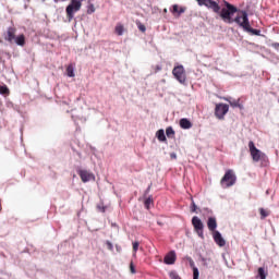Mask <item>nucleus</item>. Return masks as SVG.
<instances>
[{
	"instance_id": "22",
	"label": "nucleus",
	"mask_w": 279,
	"mask_h": 279,
	"mask_svg": "<svg viewBox=\"0 0 279 279\" xmlns=\"http://www.w3.org/2000/svg\"><path fill=\"white\" fill-rule=\"evenodd\" d=\"M0 95H4V96L10 95V88H8V85L0 84Z\"/></svg>"
},
{
	"instance_id": "39",
	"label": "nucleus",
	"mask_w": 279,
	"mask_h": 279,
	"mask_svg": "<svg viewBox=\"0 0 279 279\" xmlns=\"http://www.w3.org/2000/svg\"><path fill=\"white\" fill-rule=\"evenodd\" d=\"M92 12H95V9H92Z\"/></svg>"
},
{
	"instance_id": "36",
	"label": "nucleus",
	"mask_w": 279,
	"mask_h": 279,
	"mask_svg": "<svg viewBox=\"0 0 279 279\" xmlns=\"http://www.w3.org/2000/svg\"><path fill=\"white\" fill-rule=\"evenodd\" d=\"M272 47H275L276 49H278V47H279V43H275V44H272Z\"/></svg>"
},
{
	"instance_id": "34",
	"label": "nucleus",
	"mask_w": 279,
	"mask_h": 279,
	"mask_svg": "<svg viewBox=\"0 0 279 279\" xmlns=\"http://www.w3.org/2000/svg\"><path fill=\"white\" fill-rule=\"evenodd\" d=\"M190 267H191L192 269L196 268V267H195V262H193V259H190Z\"/></svg>"
},
{
	"instance_id": "5",
	"label": "nucleus",
	"mask_w": 279,
	"mask_h": 279,
	"mask_svg": "<svg viewBox=\"0 0 279 279\" xmlns=\"http://www.w3.org/2000/svg\"><path fill=\"white\" fill-rule=\"evenodd\" d=\"M172 75L178 82H180V84H184L186 82V71L184 70V65L174 66Z\"/></svg>"
},
{
	"instance_id": "27",
	"label": "nucleus",
	"mask_w": 279,
	"mask_h": 279,
	"mask_svg": "<svg viewBox=\"0 0 279 279\" xmlns=\"http://www.w3.org/2000/svg\"><path fill=\"white\" fill-rule=\"evenodd\" d=\"M151 204H154V199H151V197L146 198L144 202L145 208H147V210H149V205Z\"/></svg>"
},
{
	"instance_id": "25",
	"label": "nucleus",
	"mask_w": 279,
	"mask_h": 279,
	"mask_svg": "<svg viewBox=\"0 0 279 279\" xmlns=\"http://www.w3.org/2000/svg\"><path fill=\"white\" fill-rule=\"evenodd\" d=\"M260 219H266V217H269V210L265 208H259Z\"/></svg>"
},
{
	"instance_id": "3",
	"label": "nucleus",
	"mask_w": 279,
	"mask_h": 279,
	"mask_svg": "<svg viewBox=\"0 0 279 279\" xmlns=\"http://www.w3.org/2000/svg\"><path fill=\"white\" fill-rule=\"evenodd\" d=\"M220 184L223 189H230V186H234V184H236V175L234 174V171L227 170L220 180Z\"/></svg>"
},
{
	"instance_id": "31",
	"label": "nucleus",
	"mask_w": 279,
	"mask_h": 279,
	"mask_svg": "<svg viewBox=\"0 0 279 279\" xmlns=\"http://www.w3.org/2000/svg\"><path fill=\"white\" fill-rule=\"evenodd\" d=\"M130 271L131 274H136V267L134 266V262L130 263Z\"/></svg>"
},
{
	"instance_id": "12",
	"label": "nucleus",
	"mask_w": 279,
	"mask_h": 279,
	"mask_svg": "<svg viewBox=\"0 0 279 279\" xmlns=\"http://www.w3.org/2000/svg\"><path fill=\"white\" fill-rule=\"evenodd\" d=\"M15 38H16V29L14 27H9L4 39L8 40V43H14Z\"/></svg>"
},
{
	"instance_id": "35",
	"label": "nucleus",
	"mask_w": 279,
	"mask_h": 279,
	"mask_svg": "<svg viewBox=\"0 0 279 279\" xmlns=\"http://www.w3.org/2000/svg\"><path fill=\"white\" fill-rule=\"evenodd\" d=\"M195 210H197V205H195V203H192V213H195Z\"/></svg>"
},
{
	"instance_id": "21",
	"label": "nucleus",
	"mask_w": 279,
	"mask_h": 279,
	"mask_svg": "<svg viewBox=\"0 0 279 279\" xmlns=\"http://www.w3.org/2000/svg\"><path fill=\"white\" fill-rule=\"evenodd\" d=\"M14 41L20 46L24 47L25 46V35H19L15 37Z\"/></svg>"
},
{
	"instance_id": "14",
	"label": "nucleus",
	"mask_w": 279,
	"mask_h": 279,
	"mask_svg": "<svg viewBox=\"0 0 279 279\" xmlns=\"http://www.w3.org/2000/svg\"><path fill=\"white\" fill-rule=\"evenodd\" d=\"M207 227L210 232H215V230H217V218L209 217L207 220Z\"/></svg>"
},
{
	"instance_id": "9",
	"label": "nucleus",
	"mask_w": 279,
	"mask_h": 279,
	"mask_svg": "<svg viewBox=\"0 0 279 279\" xmlns=\"http://www.w3.org/2000/svg\"><path fill=\"white\" fill-rule=\"evenodd\" d=\"M198 2V5H206V8H211V10L216 13H219V10H221V7L214 1V0H196Z\"/></svg>"
},
{
	"instance_id": "28",
	"label": "nucleus",
	"mask_w": 279,
	"mask_h": 279,
	"mask_svg": "<svg viewBox=\"0 0 279 279\" xmlns=\"http://www.w3.org/2000/svg\"><path fill=\"white\" fill-rule=\"evenodd\" d=\"M137 27H138L140 32H143V34H145V32H147V27H145L144 24L137 23Z\"/></svg>"
},
{
	"instance_id": "6",
	"label": "nucleus",
	"mask_w": 279,
	"mask_h": 279,
	"mask_svg": "<svg viewBox=\"0 0 279 279\" xmlns=\"http://www.w3.org/2000/svg\"><path fill=\"white\" fill-rule=\"evenodd\" d=\"M230 106L226 104H217L215 108V117L222 121V119H226V116L228 114Z\"/></svg>"
},
{
	"instance_id": "8",
	"label": "nucleus",
	"mask_w": 279,
	"mask_h": 279,
	"mask_svg": "<svg viewBox=\"0 0 279 279\" xmlns=\"http://www.w3.org/2000/svg\"><path fill=\"white\" fill-rule=\"evenodd\" d=\"M242 29H245V25H250V19L247 17V12L241 11L240 14L233 20Z\"/></svg>"
},
{
	"instance_id": "2",
	"label": "nucleus",
	"mask_w": 279,
	"mask_h": 279,
	"mask_svg": "<svg viewBox=\"0 0 279 279\" xmlns=\"http://www.w3.org/2000/svg\"><path fill=\"white\" fill-rule=\"evenodd\" d=\"M80 10H82V0H71L65 9L68 21H73L75 12H80Z\"/></svg>"
},
{
	"instance_id": "18",
	"label": "nucleus",
	"mask_w": 279,
	"mask_h": 279,
	"mask_svg": "<svg viewBox=\"0 0 279 279\" xmlns=\"http://www.w3.org/2000/svg\"><path fill=\"white\" fill-rule=\"evenodd\" d=\"M268 272L265 270V268L259 267L257 270V277L260 279H267Z\"/></svg>"
},
{
	"instance_id": "32",
	"label": "nucleus",
	"mask_w": 279,
	"mask_h": 279,
	"mask_svg": "<svg viewBox=\"0 0 279 279\" xmlns=\"http://www.w3.org/2000/svg\"><path fill=\"white\" fill-rule=\"evenodd\" d=\"M170 278L171 279H182L181 277H180V275H177L175 272H170Z\"/></svg>"
},
{
	"instance_id": "7",
	"label": "nucleus",
	"mask_w": 279,
	"mask_h": 279,
	"mask_svg": "<svg viewBox=\"0 0 279 279\" xmlns=\"http://www.w3.org/2000/svg\"><path fill=\"white\" fill-rule=\"evenodd\" d=\"M192 226H193L196 234L201 239H204V222H202V219H199V217H197V216H194L192 218Z\"/></svg>"
},
{
	"instance_id": "1",
	"label": "nucleus",
	"mask_w": 279,
	"mask_h": 279,
	"mask_svg": "<svg viewBox=\"0 0 279 279\" xmlns=\"http://www.w3.org/2000/svg\"><path fill=\"white\" fill-rule=\"evenodd\" d=\"M226 8H223L220 12V16L225 23H234V20H232V15L238 12L236 7L230 4V2H225Z\"/></svg>"
},
{
	"instance_id": "4",
	"label": "nucleus",
	"mask_w": 279,
	"mask_h": 279,
	"mask_svg": "<svg viewBox=\"0 0 279 279\" xmlns=\"http://www.w3.org/2000/svg\"><path fill=\"white\" fill-rule=\"evenodd\" d=\"M248 151L251 154V158L253 162H260V160H264L265 153L260 151V149L256 148V145L254 142H248Z\"/></svg>"
},
{
	"instance_id": "15",
	"label": "nucleus",
	"mask_w": 279,
	"mask_h": 279,
	"mask_svg": "<svg viewBox=\"0 0 279 279\" xmlns=\"http://www.w3.org/2000/svg\"><path fill=\"white\" fill-rule=\"evenodd\" d=\"M244 32L252 34L253 36H260V31L256 28H252L250 24L244 25Z\"/></svg>"
},
{
	"instance_id": "37",
	"label": "nucleus",
	"mask_w": 279,
	"mask_h": 279,
	"mask_svg": "<svg viewBox=\"0 0 279 279\" xmlns=\"http://www.w3.org/2000/svg\"><path fill=\"white\" fill-rule=\"evenodd\" d=\"M107 245H108L109 250H112V243L108 242Z\"/></svg>"
},
{
	"instance_id": "13",
	"label": "nucleus",
	"mask_w": 279,
	"mask_h": 279,
	"mask_svg": "<svg viewBox=\"0 0 279 279\" xmlns=\"http://www.w3.org/2000/svg\"><path fill=\"white\" fill-rule=\"evenodd\" d=\"M214 241L219 245V247L226 246V240L223 236H221V233L219 231H214Z\"/></svg>"
},
{
	"instance_id": "30",
	"label": "nucleus",
	"mask_w": 279,
	"mask_h": 279,
	"mask_svg": "<svg viewBox=\"0 0 279 279\" xmlns=\"http://www.w3.org/2000/svg\"><path fill=\"white\" fill-rule=\"evenodd\" d=\"M138 245H141V243L133 242V252H134V254H136L138 252Z\"/></svg>"
},
{
	"instance_id": "17",
	"label": "nucleus",
	"mask_w": 279,
	"mask_h": 279,
	"mask_svg": "<svg viewBox=\"0 0 279 279\" xmlns=\"http://www.w3.org/2000/svg\"><path fill=\"white\" fill-rule=\"evenodd\" d=\"M156 136L160 143H165L167 141V136L165 135V130L160 129L157 131Z\"/></svg>"
},
{
	"instance_id": "23",
	"label": "nucleus",
	"mask_w": 279,
	"mask_h": 279,
	"mask_svg": "<svg viewBox=\"0 0 279 279\" xmlns=\"http://www.w3.org/2000/svg\"><path fill=\"white\" fill-rule=\"evenodd\" d=\"M166 136H168V138H175V131L173 128L169 126L166 129Z\"/></svg>"
},
{
	"instance_id": "19",
	"label": "nucleus",
	"mask_w": 279,
	"mask_h": 279,
	"mask_svg": "<svg viewBox=\"0 0 279 279\" xmlns=\"http://www.w3.org/2000/svg\"><path fill=\"white\" fill-rule=\"evenodd\" d=\"M184 8H180L178 4L172 5V14H184Z\"/></svg>"
},
{
	"instance_id": "10",
	"label": "nucleus",
	"mask_w": 279,
	"mask_h": 279,
	"mask_svg": "<svg viewBox=\"0 0 279 279\" xmlns=\"http://www.w3.org/2000/svg\"><path fill=\"white\" fill-rule=\"evenodd\" d=\"M82 182H90L92 180H95V174L88 172V170H78L77 171Z\"/></svg>"
},
{
	"instance_id": "38",
	"label": "nucleus",
	"mask_w": 279,
	"mask_h": 279,
	"mask_svg": "<svg viewBox=\"0 0 279 279\" xmlns=\"http://www.w3.org/2000/svg\"><path fill=\"white\" fill-rule=\"evenodd\" d=\"M92 12H95V9H92Z\"/></svg>"
},
{
	"instance_id": "29",
	"label": "nucleus",
	"mask_w": 279,
	"mask_h": 279,
	"mask_svg": "<svg viewBox=\"0 0 279 279\" xmlns=\"http://www.w3.org/2000/svg\"><path fill=\"white\" fill-rule=\"evenodd\" d=\"M193 279H199V269L197 268L193 269Z\"/></svg>"
},
{
	"instance_id": "26",
	"label": "nucleus",
	"mask_w": 279,
	"mask_h": 279,
	"mask_svg": "<svg viewBox=\"0 0 279 279\" xmlns=\"http://www.w3.org/2000/svg\"><path fill=\"white\" fill-rule=\"evenodd\" d=\"M226 101H229L230 106H232V108H242L239 104V100H233V101H230L228 98H225Z\"/></svg>"
},
{
	"instance_id": "20",
	"label": "nucleus",
	"mask_w": 279,
	"mask_h": 279,
	"mask_svg": "<svg viewBox=\"0 0 279 279\" xmlns=\"http://www.w3.org/2000/svg\"><path fill=\"white\" fill-rule=\"evenodd\" d=\"M114 32L118 36H123V32H125V27L123 26V24H117Z\"/></svg>"
},
{
	"instance_id": "24",
	"label": "nucleus",
	"mask_w": 279,
	"mask_h": 279,
	"mask_svg": "<svg viewBox=\"0 0 279 279\" xmlns=\"http://www.w3.org/2000/svg\"><path fill=\"white\" fill-rule=\"evenodd\" d=\"M66 75H68V77H75V71H74L72 64L68 65V68H66Z\"/></svg>"
},
{
	"instance_id": "33",
	"label": "nucleus",
	"mask_w": 279,
	"mask_h": 279,
	"mask_svg": "<svg viewBox=\"0 0 279 279\" xmlns=\"http://www.w3.org/2000/svg\"><path fill=\"white\" fill-rule=\"evenodd\" d=\"M170 278L171 279H182L181 277H180V275H177L175 272H170Z\"/></svg>"
},
{
	"instance_id": "16",
	"label": "nucleus",
	"mask_w": 279,
	"mask_h": 279,
	"mask_svg": "<svg viewBox=\"0 0 279 279\" xmlns=\"http://www.w3.org/2000/svg\"><path fill=\"white\" fill-rule=\"evenodd\" d=\"M180 128H182V130H191V128H193V123H191L189 119L182 118L180 120Z\"/></svg>"
},
{
	"instance_id": "11",
	"label": "nucleus",
	"mask_w": 279,
	"mask_h": 279,
	"mask_svg": "<svg viewBox=\"0 0 279 279\" xmlns=\"http://www.w3.org/2000/svg\"><path fill=\"white\" fill-rule=\"evenodd\" d=\"M175 251H170L163 258V263L166 265H174L175 264Z\"/></svg>"
}]
</instances>
